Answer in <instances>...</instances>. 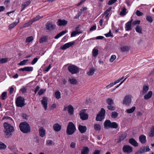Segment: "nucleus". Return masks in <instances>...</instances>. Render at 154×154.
<instances>
[{"label":"nucleus","instance_id":"nucleus-1","mask_svg":"<svg viewBox=\"0 0 154 154\" xmlns=\"http://www.w3.org/2000/svg\"><path fill=\"white\" fill-rule=\"evenodd\" d=\"M4 136L6 138L11 137L12 135V133L14 131V128L11 124L6 122L4 123Z\"/></svg>","mask_w":154,"mask_h":154},{"label":"nucleus","instance_id":"nucleus-2","mask_svg":"<svg viewBox=\"0 0 154 154\" xmlns=\"http://www.w3.org/2000/svg\"><path fill=\"white\" fill-rule=\"evenodd\" d=\"M19 127L20 131L24 133L29 132L31 131L30 126L26 122L21 123L19 125Z\"/></svg>","mask_w":154,"mask_h":154},{"label":"nucleus","instance_id":"nucleus-3","mask_svg":"<svg viewBox=\"0 0 154 154\" xmlns=\"http://www.w3.org/2000/svg\"><path fill=\"white\" fill-rule=\"evenodd\" d=\"M76 130V128L75 125L72 122H69L67 125L66 131V134L68 135L73 134Z\"/></svg>","mask_w":154,"mask_h":154},{"label":"nucleus","instance_id":"nucleus-4","mask_svg":"<svg viewBox=\"0 0 154 154\" xmlns=\"http://www.w3.org/2000/svg\"><path fill=\"white\" fill-rule=\"evenodd\" d=\"M25 100L24 98L21 96L18 97L16 100V103L17 106L22 107L24 106L25 104L24 103Z\"/></svg>","mask_w":154,"mask_h":154},{"label":"nucleus","instance_id":"nucleus-5","mask_svg":"<svg viewBox=\"0 0 154 154\" xmlns=\"http://www.w3.org/2000/svg\"><path fill=\"white\" fill-rule=\"evenodd\" d=\"M105 110L103 108H101L100 111L97 115L96 120L97 121H101L104 118L105 113Z\"/></svg>","mask_w":154,"mask_h":154},{"label":"nucleus","instance_id":"nucleus-6","mask_svg":"<svg viewBox=\"0 0 154 154\" xmlns=\"http://www.w3.org/2000/svg\"><path fill=\"white\" fill-rule=\"evenodd\" d=\"M68 69L72 74H76L79 71L78 68L74 65H71L68 66Z\"/></svg>","mask_w":154,"mask_h":154},{"label":"nucleus","instance_id":"nucleus-7","mask_svg":"<svg viewBox=\"0 0 154 154\" xmlns=\"http://www.w3.org/2000/svg\"><path fill=\"white\" fill-rule=\"evenodd\" d=\"M122 150L125 153H130L132 152L133 148L129 145H125L123 147Z\"/></svg>","mask_w":154,"mask_h":154},{"label":"nucleus","instance_id":"nucleus-8","mask_svg":"<svg viewBox=\"0 0 154 154\" xmlns=\"http://www.w3.org/2000/svg\"><path fill=\"white\" fill-rule=\"evenodd\" d=\"M80 118L82 120H86L88 119V115L85 113V110H82L80 114Z\"/></svg>","mask_w":154,"mask_h":154},{"label":"nucleus","instance_id":"nucleus-9","mask_svg":"<svg viewBox=\"0 0 154 154\" xmlns=\"http://www.w3.org/2000/svg\"><path fill=\"white\" fill-rule=\"evenodd\" d=\"M55 27L56 26L50 22H48L46 25V29L49 31H51L54 29L55 28Z\"/></svg>","mask_w":154,"mask_h":154},{"label":"nucleus","instance_id":"nucleus-10","mask_svg":"<svg viewBox=\"0 0 154 154\" xmlns=\"http://www.w3.org/2000/svg\"><path fill=\"white\" fill-rule=\"evenodd\" d=\"M75 44L74 42H70L65 44L62 46H61L60 49L62 50H65L70 46H72Z\"/></svg>","mask_w":154,"mask_h":154},{"label":"nucleus","instance_id":"nucleus-11","mask_svg":"<svg viewBox=\"0 0 154 154\" xmlns=\"http://www.w3.org/2000/svg\"><path fill=\"white\" fill-rule=\"evenodd\" d=\"M68 23V21L65 20H62L59 19L57 23V24L60 26H65Z\"/></svg>","mask_w":154,"mask_h":154},{"label":"nucleus","instance_id":"nucleus-12","mask_svg":"<svg viewBox=\"0 0 154 154\" xmlns=\"http://www.w3.org/2000/svg\"><path fill=\"white\" fill-rule=\"evenodd\" d=\"M150 150V149L149 146H147L146 147L142 146L138 150L139 151L140 154L143 153L145 152L149 151Z\"/></svg>","mask_w":154,"mask_h":154},{"label":"nucleus","instance_id":"nucleus-13","mask_svg":"<svg viewBox=\"0 0 154 154\" xmlns=\"http://www.w3.org/2000/svg\"><path fill=\"white\" fill-rule=\"evenodd\" d=\"M131 102V97L129 96H126L123 102V103L127 105H129Z\"/></svg>","mask_w":154,"mask_h":154},{"label":"nucleus","instance_id":"nucleus-14","mask_svg":"<svg viewBox=\"0 0 154 154\" xmlns=\"http://www.w3.org/2000/svg\"><path fill=\"white\" fill-rule=\"evenodd\" d=\"M48 98L46 97H44L43 98L42 100H41L42 104L43 106L45 109L46 110L48 107Z\"/></svg>","mask_w":154,"mask_h":154},{"label":"nucleus","instance_id":"nucleus-15","mask_svg":"<svg viewBox=\"0 0 154 154\" xmlns=\"http://www.w3.org/2000/svg\"><path fill=\"white\" fill-rule=\"evenodd\" d=\"M67 109H68V112L70 115L73 114L74 109L73 106L72 105H69L68 107H65L64 108V110L66 111Z\"/></svg>","mask_w":154,"mask_h":154},{"label":"nucleus","instance_id":"nucleus-16","mask_svg":"<svg viewBox=\"0 0 154 154\" xmlns=\"http://www.w3.org/2000/svg\"><path fill=\"white\" fill-rule=\"evenodd\" d=\"M139 140L142 144H145L146 141V136L143 134L140 135L139 137Z\"/></svg>","mask_w":154,"mask_h":154},{"label":"nucleus","instance_id":"nucleus-17","mask_svg":"<svg viewBox=\"0 0 154 154\" xmlns=\"http://www.w3.org/2000/svg\"><path fill=\"white\" fill-rule=\"evenodd\" d=\"M129 143L135 147H137L138 146V143L136 140L133 138H131L129 139Z\"/></svg>","mask_w":154,"mask_h":154},{"label":"nucleus","instance_id":"nucleus-18","mask_svg":"<svg viewBox=\"0 0 154 154\" xmlns=\"http://www.w3.org/2000/svg\"><path fill=\"white\" fill-rule=\"evenodd\" d=\"M33 68L32 67L27 66L23 68H21L19 69V71H26L27 72H30L33 70Z\"/></svg>","mask_w":154,"mask_h":154},{"label":"nucleus","instance_id":"nucleus-19","mask_svg":"<svg viewBox=\"0 0 154 154\" xmlns=\"http://www.w3.org/2000/svg\"><path fill=\"white\" fill-rule=\"evenodd\" d=\"M78 129L81 133H84L86 131L87 128L86 126L80 125L79 126Z\"/></svg>","mask_w":154,"mask_h":154},{"label":"nucleus","instance_id":"nucleus-20","mask_svg":"<svg viewBox=\"0 0 154 154\" xmlns=\"http://www.w3.org/2000/svg\"><path fill=\"white\" fill-rule=\"evenodd\" d=\"M31 3V2L30 0H28L26 2L24 3H23L22 5V9L21 11H23L25 8L26 7L29 5Z\"/></svg>","mask_w":154,"mask_h":154},{"label":"nucleus","instance_id":"nucleus-21","mask_svg":"<svg viewBox=\"0 0 154 154\" xmlns=\"http://www.w3.org/2000/svg\"><path fill=\"white\" fill-rule=\"evenodd\" d=\"M39 132V135L42 137H43L45 135V131L42 127L40 128Z\"/></svg>","mask_w":154,"mask_h":154},{"label":"nucleus","instance_id":"nucleus-22","mask_svg":"<svg viewBox=\"0 0 154 154\" xmlns=\"http://www.w3.org/2000/svg\"><path fill=\"white\" fill-rule=\"evenodd\" d=\"M53 128L54 131L58 132L61 129V126L58 124H55L53 125Z\"/></svg>","mask_w":154,"mask_h":154},{"label":"nucleus","instance_id":"nucleus-23","mask_svg":"<svg viewBox=\"0 0 154 154\" xmlns=\"http://www.w3.org/2000/svg\"><path fill=\"white\" fill-rule=\"evenodd\" d=\"M111 123V122L109 120H106L104 124V128H110Z\"/></svg>","mask_w":154,"mask_h":154},{"label":"nucleus","instance_id":"nucleus-24","mask_svg":"<svg viewBox=\"0 0 154 154\" xmlns=\"http://www.w3.org/2000/svg\"><path fill=\"white\" fill-rule=\"evenodd\" d=\"M125 29L126 31H129L131 29V21L128 22L125 24Z\"/></svg>","mask_w":154,"mask_h":154},{"label":"nucleus","instance_id":"nucleus-25","mask_svg":"<svg viewBox=\"0 0 154 154\" xmlns=\"http://www.w3.org/2000/svg\"><path fill=\"white\" fill-rule=\"evenodd\" d=\"M89 152V149L87 147H84L81 151L82 154H88Z\"/></svg>","mask_w":154,"mask_h":154},{"label":"nucleus","instance_id":"nucleus-26","mask_svg":"<svg viewBox=\"0 0 154 154\" xmlns=\"http://www.w3.org/2000/svg\"><path fill=\"white\" fill-rule=\"evenodd\" d=\"M152 91H149L147 94L144 95V99L145 100H148L152 96Z\"/></svg>","mask_w":154,"mask_h":154},{"label":"nucleus","instance_id":"nucleus-27","mask_svg":"<svg viewBox=\"0 0 154 154\" xmlns=\"http://www.w3.org/2000/svg\"><path fill=\"white\" fill-rule=\"evenodd\" d=\"M149 88L148 86L147 85L143 86V90L142 91V94L144 95L146 94L148 91Z\"/></svg>","mask_w":154,"mask_h":154},{"label":"nucleus","instance_id":"nucleus-28","mask_svg":"<svg viewBox=\"0 0 154 154\" xmlns=\"http://www.w3.org/2000/svg\"><path fill=\"white\" fill-rule=\"evenodd\" d=\"M127 135L126 134H124L122 135L120 137V138L118 139L117 143H119L121 142L122 141L124 140L126 137Z\"/></svg>","mask_w":154,"mask_h":154},{"label":"nucleus","instance_id":"nucleus-29","mask_svg":"<svg viewBox=\"0 0 154 154\" xmlns=\"http://www.w3.org/2000/svg\"><path fill=\"white\" fill-rule=\"evenodd\" d=\"M112 9V7H110L107 9L104 12V14L105 15V17L106 18L108 17V15L109 14L110 12Z\"/></svg>","mask_w":154,"mask_h":154},{"label":"nucleus","instance_id":"nucleus-30","mask_svg":"<svg viewBox=\"0 0 154 154\" xmlns=\"http://www.w3.org/2000/svg\"><path fill=\"white\" fill-rule=\"evenodd\" d=\"M43 16L40 17L39 15H38L37 16L33 18V20H31L29 22L30 24H32L33 22L37 21L38 20H39Z\"/></svg>","mask_w":154,"mask_h":154},{"label":"nucleus","instance_id":"nucleus-31","mask_svg":"<svg viewBox=\"0 0 154 154\" xmlns=\"http://www.w3.org/2000/svg\"><path fill=\"white\" fill-rule=\"evenodd\" d=\"M82 33V31H79L78 30L73 31L71 33V37L75 36L76 35L80 34Z\"/></svg>","mask_w":154,"mask_h":154},{"label":"nucleus","instance_id":"nucleus-32","mask_svg":"<svg viewBox=\"0 0 154 154\" xmlns=\"http://www.w3.org/2000/svg\"><path fill=\"white\" fill-rule=\"evenodd\" d=\"M19 20H18V22H15L13 23L10 24L9 26V28L10 29H11L14 27L19 22Z\"/></svg>","mask_w":154,"mask_h":154},{"label":"nucleus","instance_id":"nucleus-33","mask_svg":"<svg viewBox=\"0 0 154 154\" xmlns=\"http://www.w3.org/2000/svg\"><path fill=\"white\" fill-rule=\"evenodd\" d=\"M68 81L71 84L73 85L75 84L77 82V81L75 78L69 79Z\"/></svg>","mask_w":154,"mask_h":154},{"label":"nucleus","instance_id":"nucleus-34","mask_svg":"<svg viewBox=\"0 0 154 154\" xmlns=\"http://www.w3.org/2000/svg\"><path fill=\"white\" fill-rule=\"evenodd\" d=\"M126 9L125 7H124L122 9L120 13V15L124 16L126 14Z\"/></svg>","mask_w":154,"mask_h":154},{"label":"nucleus","instance_id":"nucleus-35","mask_svg":"<svg viewBox=\"0 0 154 154\" xmlns=\"http://www.w3.org/2000/svg\"><path fill=\"white\" fill-rule=\"evenodd\" d=\"M136 107L135 106H133L131 108L128 109L126 110V112L128 113H131L133 112L135 110Z\"/></svg>","mask_w":154,"mask_h":154},{"label":"nucleus","instance_id":"nucleus-36","mask_svg":"<svg viewBox=\"0 0 154 154\" xmlns=\"http://www.w3.org/2000/svg\"><path fill=\"white\" fill-rule=\"evenodd\" d=\"M95 71V69L94 68H91L89 71L87 72V74L89 76L93 75Z\"/></svg>","mask_w":154,"mask_h":154},{"label":"nucleus","instance_id":"nucleus-37","mask_svg":"<svg viewBox=\"0 0 154 154\" xmlns=\"http://www.w3.org/2000/svg\"><path fill=\"white\" fill-rule=\"evenodd\" d=\"M136 31L140 33H142V28L140 26L137 25L135 28Z\"/></svg>","mask_w":154,"mask_h":154},{"label":"nucleus","instance_id":"nucleus-38","mask_svg":"<svg viewBox=\"0 0 154 154\" xmlns=\"http://www.w3.org/2000/svg\"><path fill=\"white\" fill-rule=\"evenodd\" d=\"M106 103L109 105H112L113 103V100L111 98H108L106 100Z\"/></svg>","mask_w":154,"mask_h":154},{"label":"nucleus","instance_id":"nucleus-39","mask_svg":"<svg viewBox=\"0 0 154 154\" xmlns=\"http://www.w3.org/2000/svg\"><path fill=\"white\" fill-rule=\"evenodd\" d=\"M129 48L128 46H125L121 48V50L122 52H124L128 51Z\"/></svg>","mask_w":154,"mask_h":154},{"label":"nucleus","instance_id":"nucleus-40","mask_svg":"<svg viewBox=\"0 0 154 154\" xmlns=\"http://www.w3.org/2000/svg\"><path fill=\"white\" fill-rule=\"evenodd\" d=\"M118 125L116 123V122H112L111 123L110 128H112L116 129L118 128Z\"/></svg>","mask_w":154,"mask_h":154},{"label":"nucleus","instance_id":"nucleus-41","mask_svg":"<svg viewBox=\"0 0 154 154\" xmlns=\"http://www.w3.org/2000/svg\"><path fill=\"white\" fill-rule=\"evenodd\" d=\"M48 37L46 36H44L42 37L39 40V42L42 43L45 41L47 39Z\"/></svg>","mask_w":154,"mask_h":154},{"label":"nucleus","instance_id":"nucleus-42","mask_svg":"<svg viewBox=\"0 0 154 154\" xmlns=\"http://www.w3.org/2000/svg\"><path fill=\"white\" fill-rule=\"evenodd\" d=\"M7 147L6 145L2 142H0V150L5 149Z\"/></svg>","mask_w":154,"mask_h":154},{"label":"nucleus","instance_id":"nucleus-43","mask_svg":"<svg viewBox=\"0 0 154 154\" xmlns=\"http://www.w3.org/2000/svg\"><path fill=\"white\" fill-rule=\"evenodd\" d=\"M99 51L98 50L94 48L93 50L92 54L93 56L95 57H96L98 54Z\"/></svg>","mask_w":154,"mask_h":154},{"label":"nucleus","instance_id":"nucleus-44","mask_svg":"<svg viewBox=\"0 0 154 154\" xmlns=\"http://www.w3.org/2000/svg\"><path fill=\"white\" fill-rule=\"evenodd\" d=\"M29 60L28 59L24 60L23 61H20V62L18 64L20 66L24 65L26 64V63Z\"/></svg>","mask_w":154,"mask_h":154},{"label":"nucleus","instance_id":"nucleus-45","mask_svg":"<svg viewBox=\"0 0 154 154\" xmlns=\"http://www.w3.org/2000/svg\"><path fill=\"white\" fill-rule=\"evenodd\" d=\"M55 97L57 99H58L61 98L60 93L58 91L55 92Z\"/></svg>","mask_w":154,"mask_h":154},{"label":"nucleus","instance_id":"nucleus-46","mask_svg":"<svg viewBox=\"0 0 154 154\" xmlns=\"http://www.w3.org/2000/svg\"><path fill=\"white\" fill-rule=\"evenodd\" d=\"M2 99L3 100L6 99L7 98V92H3L1 95Z\"/></svg>","mask_w":154,"mask_h":154},{"label":"nucleus","instance_id":"nucleus-47","mask_svg":"<svg viewBox=\"0 0 154 154\" xmlns=\"http://www.w3.org/2000/svg\"><path fill=\"white\" fill-rule=\"evenodd\" d=\"M33 39V38L32 36H29L26 38V43H29L32 42Z\"/></svg>","mask_w":154,"mask_h":154},{"label":"nucleus","instance_id":"nucleus-48","mask_svg":"<svg viewBox=\"0 0 154 154\" xmlns=\"http://www.w3.org/2000/svg\"><path fill=\"white\" fill-rule=\"evenodd\" d=\"M8 60V58H3L0 59V63L2 64L7 62Z\"/></svg>","mask_w":154,"mask_h":154},{"label":"nucleus","instance_id":"nucleus-49","mask_svg":"<svg viewBox=\"0 0 154 154\" xmlns=\"http://www.w3.org/2000/svg\"><path fill=\"white\" fill-rule=\"evenodd\" d=\"M118 113L116 112H112L111 114V117L113 119L117 118L118 116Z\"/></svg>","mask_w":154,"mask_h":154},{"label":"nucleus","instance_id":"nucleus-50","mask_svg":"<svg viewBox=\"0 0 154 154\" xmlns=\"http://www.w3.org/2000/svg\"><path fill=\"white\" fill-rule=\"evenodd\" d=\"M149 136L152 137L154 136V126H153L151 128V131L149 134Z\"/></svg>","mask_w":154,"mask_h":154},{"label":"nucleus","instance_id":"nucleus-51","mask_svg":"<svg viewBox=\"0 0 154 154\" xmlns=\"http://www.w3.org/2000/svg\"><path fill=\"white\" fill-rule=\"evenodd\" d=\"M94 128L96 131H100L101 129V127L99 124H95L94 125Z\"/></svg>","mask_w":154,"mask_h":154},{"label":"nucleus","instance_id":"nucleus-52","mask_svg":"<svg viewBox=\"0 0 154 154\" xmlns=\"http://www.w3.org/2000/svg\"><path fill=\"white\" fill-rule=\"evenodd\" d=\"M108 109L109 110L113 111L115 110L116 108V107L114 106H112L111 105H109L107 106Z\"/></svg>","mask_w":154,"mask_h":154},{"label":"nucleus","instance_id":"nucleus-53","mask_svg":"<svg viewBox=\"0 0 154 154\" xmlns=\"http://www.w3.org/2000/svg\"><path fill=\"white\" fill-rule=\"evenodd\" d=\"M146 19L150 23L152 22L153 21L152 18L151 16H147L146 17Z\"/></svg>","mask_w":154,"mask_h":154},{"label":"nucleus","instance_id":"nucleus-54","mask_svg":"<svg viewBox=\"0 0 154 154\" xmlns=\"http://www.w3.org/2000/svg\"><path fill=\"white\" fill-rule=\"evenodd\" d=\"M116 58V56L115 55H112L109 61L111 62H112Z\"/></svg>","mask_w":154,"mask_h":154},{"label":"nucleus","instance_id":"nucleus-55","mask_svg":"<svg viewBox=\"0 0 154 154\" xmlns=\"http://www.w3.org/2000/svg\"><path fill=\"white\" fill-rule=\"evenodd\" d=\"M45 90L44 89H41L39 92H38V94L39 95H41L42 94L44 93L45 92Z\"/></svg>","mask_w":154,"mask_h":154},{"label":"nucleus","instance_id":"nucleus-56","mask_svg":"<svg viewBox=\"0 0 154 154\" xmlns=\"http://www.w3.org/2000/svg\"><path fill=\"white\" fill-rule=\"evenodd\" d=\"M105 35L106 37H113L112 34L111 33L110 30H109V32L108 33L105 34Z\"/></svg>","mask_w":154,"mask_h":154},{"label":"nucleus","instance_id":"nucleus-57","mask_svg":"<svg viewBox=\"0 0 154 154\" xmlns=\"http://www.w3.org/2000/svg\"><path fill=\"white\" fill-rule=\"evenodd\" d=\"M136 15L138 16H141L143 14V13L141 12L140 11H139L138 10H137L136 11Z\"/></svg>","mask_w":154,"mask_h":154},{"label":"nucleus","instance_id":"nucleus-58","mask_svg":"<svg viewBox=\"0 0 154 154\" xmlns=\"http://www.w3.org/2000/svg\"><path fill=\"white\" fill-rule=\"evenodd\" d=\"M53 142L52 140H48L47 141L46 144L48 146H51Z\"/></svg>","mask_w":154,"mask_h":154},{"label":"nucleus","instance_id":"nucleus-59","mask_svg":"<svg viewBox=\"0 0 154 154\" xmlns=\"http://www.w3.org/2000/svg\"><path fill=\"white\" fill-rule=\"evenodd\" d=\"M117 0H110L109 1L108 4L109 5H112L116 2Z\"/></svg>","mask_w":154,"mask_h":154},{"label":"nucleus","instance_id":"nucleus-60","mask_svg":"<svg viewBox=\"0 0 154 154\" xmlns=\"http://www.w3.org/2000/svg\"><path fill=\"white\" fill-rule=\"evenodd\" d=\"M38 60V58L37 57L34 58L31 62V64L32 65L35 64L36 62Z\"/></svg>","mask_w":154,"mask_h":154},{"label":"nucleus","instance_id":"nucleus-61","mask_svg":"<svg viewBox=\"0 0 154 154\" xmlns=\"http://www.w3.org/2000/svg\"><path fill=\"white\" fill-rule=\"evenodd\" d=\"M67 31L66 30L65 31H63L61 32H60L59 34V35H60V36H62V35H63L65 34V33H67Z\"/></svg>","mask_w":154,"mask_h":154},{"label":"nucleus","instance_id":"nucleus-62","mask_svg":"<svg viewBox=\"0 0 154 154\" xmlns=\"http://www.w3.org/2000/svg\"><path fill=\"white\" fill-rule=\"evenodd\" d=\"M96 29V25H94L92 26L91 28L90 29V31H92L93 30H95Z\"/></svg>","mask_w":154,"mask_h":154},{"label":"nucleus","instance_id":"nucleus-63","mask_svg":"<svg viewBox=\"0 0 154 154\" xmlns=\"http://www.w3.org/2000/svg\"><path fill=\"white\" fill-rule=\"evenodd\" d=\"M140 20H137L134 21L133 23V24L134 25H135L136 24H138L140 23Z\"/></svg>","mask_w":154,"mask_h":154},{"label":"nucleus","instance_id":"nucleus-64","mask_svg":"<svg viewBox=\"0 0 154 154\" xmlns=\"http://www.w3.org/2000/svg\"><path fill=\"white\" fill-rule=\"evenodd\" d=\"M114 85V83L113 82H112L111 83H110L109 85H107L106 86V88H111Z\"/></svg>","mask_w":154,"mask_h":154}]
</instances>
